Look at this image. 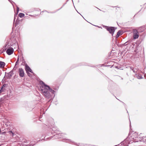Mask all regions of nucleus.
I'll use <instances>...</instances> for the list:
<instances>
[{
  "label": "nucleus",
  "mask_w": 146,
  "mask_h": 146,
  "mask_svg": "<svg viewBox=\"0 0 146 146\" xmlns=\"http://www.w3.org/2000/svg\"><path fill=\"white\" fill-rule=\"evenodd\" d=\"M42 84L41 89L42 92L45 97L47 98H49L50 97V93L48 90V89H49V86L45 84L43 82H42Z\"/></svg>",
  "instance_id": "f257e3e1"
},
{
  "label": "nucleus",
  "mask_w": 146,
  "mask_h": 146,
  "mask_svg": "<svg viewBox=\"0 0 146 146\" xmlns=\"http://www.w3.org/2000/svg\"><path fill=\"white\" fill-rule=\"evenodd\" d=\"M106 29L108 31L109 33L111 34L112 36L115 31V28L114 27H109L108 26H105Z\"/></svg>",
  "instance_id": "f03ea898"
},
{
  "label": "nucleus",
  "mask_w": 146,
  "mask_h": 146,
  "mask_svg": "<svg viewBox=\"0 0 146 146\" xmlns=\"http://www.w3.org/2000/svg\"><path fill=\"white\" fill-rule=\"evenodd\" d=\"M133 39H135L137 38L139 36V32L137 30L134 29L133 30Z\"/></svg>",
  "instance_id": "7ed1b4c3"
},
{
  "label": "nucleus",
  "mask_w": 146,
  "mask_h": 146,
  "mask_svg": "<svg viewBox=\"0 0 146 146\" xmlns=\"http://www.w3.org/2000/svg\"><path fill=\"white\" fill-rule=\"evenodd\" d=\"M14 52V49L12 48H9L6 50L7 54L9 55H10L12 54Z\"/></svg>",
  "instance_id": "20e7f679"
},
{
  "label": "nucleus",
  "mask_w": 146,
  "mask_h": 146,
  "mask_svg": "<svg viewBox=\"0 0 146 146\" xmlns=\"http://www.w3.org/2000/svg\"><path fill=\"white\" fill-rule=\"evenodd\" d=\"M19 73L21 77H23L24 75V71L22 68H19Z\"/></svg>",
  "instance_id": "39448f33"
},
{
  "label": "nucleus",
  "mask_w": 146,
  "mask_h": 146,
  "mask_svg": "<svg viewBox=\"0 0 146 146\" xmlns=\"http://www.w3.org/2000/svg\"><path fill=\"white\" fill-rule=\"evenodd\" d=\"M25 70L27 72V73L28 72H30L31 73H33V72L31 69L27 64H26L25 65Z\"/></svg>",
  "instance_id": "423d86ee"
},
{
  "label": "nucleus",
  "mask_w": 146,
  "mask_h": 146,
  "mask_svg": "<svg viewBox=\"0 0 146 146\" xmlns=\"http://www.w3.org/2000/svg\"><path fill=\"white\" fill-rule=\"evenodd\" d=\"M5 65V63L3 62L0 61V68L4 67Z\"/></svg>",
  "instance_id": "0eeeda50"
},
{
  "label": "nucleus",
  "mask_w": 146,
  "mask_h": 146,
  "mask_svg": "<svg viewBox=\"0 0 146 146\" xmlns=\"http://www.w3.org/2000/svg\"><path fill=\"white\" fill-rule=\"evenodd\" d=\"M20 61H21L22 62L21 64V65H24V64H25V62L24 60V58L23 57H22L21 58Z\"/></svg>",
  "instance_id": "6e6552de"
},
{
  "label": "nucleus",
  "mask_w": 146,
  "mask_h": 146,
  "mask_svg": "<svg viewBox=\"0 0 146 146\" xmlns=\"http://www.w3.org/2000/svg\"><path fill=\"white\" fill-rule=\"evenodd\" d=\"M19 16L21 17V18H22V17H24V16H25V14L23 13H20L19 14Z\"/></svg>",
  "instance_id": "1a4fd4ad"
},
{
  "label": "nucleus",
  "mask_w": 146,
  "mask_h": 146,
  "mask_svg": "<svg viewBox=\"0 0 146 146\" xmlns=\"http://www.w3.org/2000/svg\"><path fill=\"white\" fill-rule=\"evenodd\" d=\"M49 89H48V91L51 92L52 93L54 94V90H52L51 88H50L49 87Z\"/></svg>",
  "instance_id": "9d476101"
},
{
  "label": "nucleus",
  "mask_w": 146,
  "mask_h": 146,
  "mask_svg": "<svg viewBox=\"0 0 146 146\" xmlns=\"http://www.w3.org/2000/svg\"><path fill=\"white\" fill-rule=\"evenodd\" d=\"M120 34V32L119 31H118L117 33V34L116 36V38H118Z\"/></svg>",
  "instance_id": "9b49d317"
},
{
  "label": "nucleus",
  "mask_w": 146,
  "mask_h": 146,
  "mask_svg": "<svg viewBox=\"0 0 146 146\" xmlns=\"http://www.w3.org/2000/svg\"><path fill=\"white\" fill-rule=\"evenodd\" d=\"M8 133L11 135H12V136H13V135H14V133L13 132H12V131H9L8 132Z\"/></svg>",
  "instance_id": "f8f14e48"
},
{
  "label": "nucleus",
  "mask_w": 146,
  "mask_h": 146,
  "mask_svg": "<svg viewBox=\"0 0 146 146\" xmlns=\"http://www.w3.org/2000/svg\"><path fill=\"white\" fill-rule=\"evenodd\" d=\"M19 57H18L17 58V60L15 63V65L18 64L19 63Z\"/></svg>",
  "instance_id": "ddd939ff"
},
{
  "label": "nucleus",
  "mask_w": 146,
  "mask_h": 146,
  "mask_svg": "<svg viewBox=\"0 0 146 146\" xmlns=\"http://www.w3.org/2000/svg\"><path fill=\"white\" fill-rule=\"evenodd\" d=\"M137 78L139 79H141L142 78V76H141L138 75L137 76Z\"/></svg>",
  "instance_id": "4468645a"
},
{
  "label": "nucleus",
  "mask_w": 146,
  "mask_h": 146,
  "mask_svg": "<svg viewBox=\"0 0 146 146\" xmlns=\"http://www.w3.org/2000/svg\"><path fill=\"white\" fill-rule=\"evenodd\" d=\"M4 90L3 88H1V89L0 90V94L2 92L4 91Z\"/></svg>",
  "instance_id": "2eb2a0df"
},
{
  "label": "nucleus",
  "mask_w": 146,
  "mask_h": 146,
  "mask_svg": "<svg viewBox=\"0 0 146 146\" xmlns=\"http://www.w3.org/2000/svg\"><path fill=\"white\" fill-rule=\"evenodd\" d=\"M130 69L132 71H133V72H134V73L135 72L134 70V68L133 67H131Z\"/></svg>",
  "instance_id": "dca6fc26"
},
{
  "label": "nucleus",
  "mask_w": 146,
  "mask_h": 146,
  "mask_svg": "<svg viewBox=\"0 0 146 146\" xmlns=\"http://www.w3.org/2000/svg\"><path fill=\"white\" fill-rule=\"evenodd\" d=\"M27 73L28 74V76H32V74H30V73H29L28 72H27Z\"/></svg>",
  "instance_id": "f3484780"
},
{
  "label": "nucleus",
  "mask_w": 146,
  "mask_h": 146,
  "mask_svg": "<svg viewBox=\"0 0 146 146\" xmlns=\"http://www.w3.org/2000/svg\"><path fill=\"white\" fill-rule=\"evenodd\" d=\"M6 85L5 84H4L2 87L1 88H3L4 87H5Z\"/></svg>",
  "instance_id": "a211bd4d"
},
{
  "label": "nucleus",
  "mask_w": 146,
  "mask_h": 146,
  "mask_svg": "<svg viewBox=\"0 0 146 146\" xmlns=\"http://www.w3.org/2000/svg\"><path fill=\"white\" fill-rule=\"evenodd\" d=\"M19 8L18 7H17V13L19 11Z\"/></svg>",
  "instance_id": "6ab92c4d"
},
{
  "label": "nucleus",
  "mask_w": 146,
  "mask_h": 146,
  "mask_svg": "<svg viewBox=\"0 0 146 146\" xmlns=\"http://www.w3.org/2000/svg\"><path fill=\"white\" fill-rule=\"evenodd\" d=\"M5 133V132H2V134H4Z\"/></svg>",
  "instance_id": "aec40b11"
},
{
  "label": "nucleus",
  "mask_w": 146,
  "mask_h": 146,
  "mask_svg": "<svg viewBox=\"0 0 146 146\" xmlns=\"http://www.w3.org/2000/svg\"><path fill=\"white\" fill-rule=\"evenodd\" d=\"M127 42H125V43H124V44L125 45H127V44H126V43Z\"/></svg>",
  "instance_id": "412c9836"
},
{
  "label": "nucleus",
  "mask_w": 146,
  "mask_h": 146,
  "mask_svg": "<svg viewBox=\"0 0 146 146\" xmlns=\"http://www.w3.org/2000/svg\"><path fill=\"white\" fill-rule=\"evenodd\" d=\"M68 142H71V140H68Z\"/></svg>",
  "instance_id": "4be33fe9"
},
{
  "label": "nucleus",
  "mask_w": 146,
  "mask_h": 146,
  "mask_svg": "<svg viewBox=\"0 0 146 146\" xmlns=\"http://www.w3.org/2000/svg\"><path fill=\"white\" fill-rule=\"evenodd\" d=\"M62 138H64V137H62Z\"/></svg>",
  "instance_id": "5701e85b"
},
{
  "label": "nucleus",
  "mask_w": 146,
  "mask_h": 146,
  "mask_svg": "<svg viewBox=\"0 0 146 146\" xmlns=\"http://www.w3.org/2000/svg\"><path fill=\"white\" fill-rule=\"evenodd\" d=\"M9 0V1H10V0Z\"/></svg>",
  "instance_id": "b1692460"
}]
</instances>
